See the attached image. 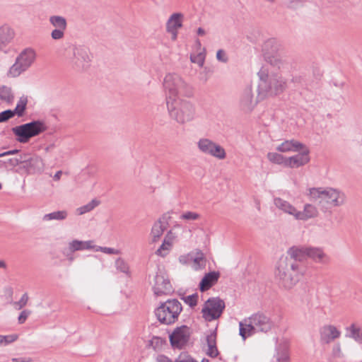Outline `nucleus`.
I'll return each mask as SVG.
<instances>
[{
	"label": "nucleus",
	"mask_w": 362,
	"mask_h": 362,
	"mask_svg": "<svg viewBox=\"0 0 362 362\" xmlns=\"http://www.w3.org/2000/svg\"><path fill=\"white\" fill-rule=\"evenodd\" d=\"M166 104L170 117L180 124L192 120L195 109L192 103L183 98L180 92H168Z\"/></svg>",
	"instance_id": "1"
},
{
	"label": "nucleus",
	"mask_w": 362,
	"mask_h": 362,
	"mask_svg": "<svg viewBox=\"0 0 362 362\" xmlns=\"http://www.w3.org/2000/svg\"><path fill=\"white\" fill-rule=\"evenodd\" d=\"M303 272L304 267L301 264L288 261L286 257L279 261L275 279L280 286L290 289L299 281V274H303Z\"/></svg>",
	"instance_id": "2"
},
{
	"label": "nucleus",
	"mask_w": 362,
	"mask_h": 362,
	"mask_svg": "<svg viewBox=\"0 0 362 362\" xmlns=\"http://www.w3.org/2000/svg\"><path fill=\"white\" fill-rule=\"evenodd\" d=\"M67 65L76 72H85L91 65L92 57L89 49L81 45H73L69 48L66 54Z\"/></svg>",
	"instance_id": "3"
},
{
	"label": "nucleus",
	"mask_w": 362,
	"mask_h": 362,
	"mask_svg": "<svg viewBox=\"0 0 362 362\" xmlns=\"http://www.w3.org/2000/svg\"><path fill=\"white\" fill-rule=\"evenodd\" d=\"M182 310V306L178 300L169 299L156 308L154 313L160 323L172 325L178 320Z\"/></svg>",
	"instance_id": "4"
},
{
	"label": "nucleus",
	"mask_w": 362,
	"mask_h": 362,
	"mask_svg": "<svg viewBox=\"0 0 362 362\" xmlns=\"http://www.w3.org/2000/svg\"><path fill=\"white\" fill-rule=\"evenodd\" d=\"M257 90H283L291 88L287 81L278 74L269 75V70L262 66L257 72Z\"/></svg>",
	"instance_id": "5"
},
{
	"label": "nucleus",
	"mask_w": 362,
	"mask_h": 362,
	"mask_svg": "<svg viewBox=\"0 0 362 362\" xmlns=\"http://www.w3.org/2000/svg\"><path fill=\"white\" fill-rule=\"evenodd\" d=\"M47 129L42 120H33L12 128V132L16 136V140L22 144L28 143L34 136H38Z\"/></svg>",
	"instance_id": "6"
},
{
	"label": "nucleus",
	"mask_w": 362,
	"mask_h": 362,
	"mask_svg": "<svg viewBox=\"0 0 362 362\" xmlns=\"http://www.w3.org/2000/svg\"><path fill=\"white\" fill-rule=\"evenodd\" d=\"M35 52L32 49H25L16 58L15 63L11 66L8 75L17 77L25 71L34 62Z\"/></svg>",
	"instance_id": "7"
},
{
	"label": "nucleus",
	"mask_w": 362,
	"mask_h": 362,
	"mask_svg": "<svg viewBox=\"0 0 362 362\" xmlns=\"http://www.w3.org/2000/svg\"><path fill=\"white\" fill-rule=\"evenodd\" d=\"M226 304L219 297L209 298L202 310V317L207 322L218 319L223 313Z\"/></svg>",
	"instance_id": "8"
},
{
	"label": "nucleus",
	"mask_w": 362,
	"mask_h": 362,
	"mask_svg": "<svg viewBox=\"0 0 362 362\" xmlns=\"http://www.w3.org/2000/svg\"><path fill=\"white\" fill-rule=\"evenodd\" d=\"M246 326L248 327L249 334H254L257 332H269L273 327V322L265 314L258 312L248 318Z\"/></svg>",
	"instance_id": "9"
},
{
	"label": "nucleus",
	"mask_w": 362,
	"mask_h": 362,
	"mask_svg": "<svg viewBox=\"0 0 362 362\" xmlns=\"http://www.w3.org/2000/svg\"><path fill=\"white\" fill-rule=\"evenodd\" d=\"M346 196L342 192L334 189H325L322 201H320V206L322 210L325 211L332 206H339L344 204Z\"/></svg>",
	"instance_id": "10"
},
{
	"label": "nucleus",
	"mask_w": 362,
	"mask_h": 362,
	"mask_svg": "<svg viewBox=\"0 0 362 362\" xmlns=\"http://www.w3.org/2000/svg\"><path fill=\"white\" fill-rule=\"evenodd\" d=\"M190 338L189 328L187 325L176 327L169 335L170 345L173 349H182Z\"/></svg>",
	"instance_id": "11"
},
{
	"label": "nucleus",
	"mask_w": 362,
	"mask_h": 362,
	"mask_svg": "<svg viewBox=\"0 0 362 362\" xmlns=\"http://www.w3.org/2000/svg\"><path fill=\"white\" fill-rule=\"evenodd\" d=\"M199 150L203 153L210 155L218 159H224L226 156L225 149L213 141L202 138L197 142Z\"/></svg>",
	"instance_id": "12"
},
{
	"label": "nucleus",
	"mask_w": 362,
	"mask_h": 362,
	"mask_svg": "<svg viewBox=\"0 0 362 362\" xmlns=\"http://www.w3.org/2000/svg\"><path fill=\"white\" fill-rule=\"evenodd\" d=\"M153 291L156 296L168 295L173 291L170 280L160 271L154 276Z\"/></svg>",
	"instance_id": "13"
},
{
	"label": "nucleus",
	"mask_w": 362,
	"mask_h": 362,
	"mask_svg": "<svg viewBox=\"0 0 362 362\" xmlns=\"http://www.w3.org/2000/svg\"><path fill=\"white\" fill-rule=\"evenodd\" d=\"M44 168V163L41 158L37 156H30L28 160L22 165L18 167L19 173L35 174L40 173Z\"/></svg>",
	"instance_id": "14"
},
{
	"label": "nucleus",
	"mask_w": 362,
	"mask_h": 362,
	"mask_svg": "<svg viewBox=\"0 0 362 362\" xmlns=\"http://www.w3.org/2000/svg\"><path fill=\"white\" fill-rule=\"evenodd\" d=\"M301 150L302 152L287 158L285 163V167L296 168L305 165L310 161L309 148L304 145V148H302Z\"/></svg>",
	"instance_id": "15"
},
{
	"label": "nucleus",
	"mask_w": 362,
	"mask_h": 362,
	"mask_svg": "<svg viewBox=\"0 0 362 362\" xmlns=\"http://www.w3.org/2000/svg\"><path fill=\"white\" fill-rule=\"evenodd\" d=\"M165 90H180L186 88V84L182 78L176 74H168L163 81Z\"/></svg>",
	"instance_id": "16"
},
{
	"label": "nucleus",
	"mask_w": 362,
	"mask_h": 362,
	"mask_svg": "<svg viewBox=\"0 0 362 362\" xmlns=\"http://www.w3.org/2000/svg\"><path fill=\"white\" fill-rule=\"evenodd\" d=\"M170 218V217L169 215L163 214L157 221L154 223L151 232L152 241L153 243L157 242L162 236L164 231L167 229Z\"/></svg>",
	"instance_id": "17"
},
{
	"label": "nucleus",
	"mask_w": 362,
	"mask_h": 362,
	"mask_svg": "<svg viewBox=\"0 0 362 362\" xmlns=\"http://www.w3.org/2000/svg\"><path fill=\"white\" fill-rule=\"evenodd\" d=\"M341 332L334 325H325L320 329V341L323 344H329L339 338Z\"/></svg>",
	"instance_id": "18"
},
{
	"label": "nucleus",
	"mask_w": 362,
	"mask_h": 362,
	"mask_svg": "<svg viewBox=\"0 0 362 362\" xmlns=\"http://www.w3.org/2000/svg\"><path fill=\"white\" fill-rule=\"evenodd\" d=\"M307 251V246H293L287 251L288 259L295 263L302 262L308 259Z\"/></svg>",
	"instance_id": "19"
},
{
	"label": "nucleus",
	"mask_w": 362,
	"mask_h": 362,
	"mask_svg": "<svg viewBox=\"0 0 362 362\" xmlns=\"http://www.w3.org/2000/svg\"><path fill=\"white\" fill-rule=\"evenodd\" d=\"M219 277V272L213 271L206 273L199 282V288L200 291L205 292L210 289L218 282Z\"/></svg>",
	"instance_id": "20"
},
{
	"label": "nucleus",
	"mask_w": 362,
	"mask_h": 362,
	"mask_svg": "<svg viewBox=\"0 0 362 362\" xmlns=\"http://www.w3.org/2000/svg\"><path fill=\"white\" fill-rule=\"evenodd\" d=\"M258 103L257 98H255L252 92H244L240 98V107L245 112H251Z\"/></svg>",
	"instance_id": "21"
},
{
	"label": "nucleus",
	"mask_w": 362,
	"mask_h": 362,
	"mask_svg": "<svg viewBox=\"0 0 362 362\" xmlns=\"http://www.w3.org/2000/svg\"><path fill=\"white\" fill-rule=\"evenodd\" d=\"M307 257L316 263L325 264L329 261L327 255L320 247H308Z\"/></svg>",
	"instance_id": "22"
},
{
	"label": "nucleus",
	"mask_w": 362,
	"mask_h": 362,
	"mask_svg": "<svg viewBox=\"0 0 362 362\" xmlns=\"http://www.w3.org/2000/svg\"><path fill=\"white\" fill-rule=\"evenodd\" d=\"M14 36L15 31L8 24L0 25V44L1 46L4 47L11 42Z\"/></svg>",
	"instance_id": "23"
},
{
	"label": "nucleus",
	"mask_w": 362,
	"mask_h": 362,
	"mask_svg": "<svg viewBox=\"0 0 362 362\" xmlns=\"http://www.w3.org/2000/svg\"><path fill=\"white\" fill-rule=\"evenodd\" d=\"M304 148V144L294 139L286 140L276 147V150L280 152H298Z\"/></svg>",
	"instance_id": "24"
},
{
	"label": "nucleus",
	"mask_w": 362,
	"mask_h": 362,
	"mask_svg": "<svg viewBox=\"0 0 362 362\" xmlns=\"http://www.w3.org/2000/svg\"><path fill=\"white\" fill-rule=\"evenodd\" d=\"M216 329L211 332V333L206 336V343L208 349L206 354L211 358H216L219 354V351L216 346Z\"/></svg>",
	"instance_id": "25"
},
{
	"label": "nucleus",
	"mask_w": 362,
	"mask_h": 362,
	"mask_svg": "<svg viewBox=\"0 0 362 362\" xmlns=\"http://www.w3.org/2000/svg\"><path fill=\"white\" fill-rule=\"evenodd\" d=\"M183 15L181 13H174L166 23V31H175L182 26Z\"/></svg>",
	"instance_id": "26"
},
{
	"label": "nucleus",
	"mask_w": 362,
	"mask_h": 362,
	"mask_svg": "<svg viewBox=\"0 0 362 362\" xmlns=\"http://www.w3.org/2000/svg\"><path fill=\"white\" fill-rule=\"evenodd\" d=\"M93 240L82 241L74 240L69 243V250L71 252L84 250H95V245H93Z\"/></svg>",
	"instance_id": "27"
},
{
	"label": "nucleus",
	"mask_w": 362,
	"mask_h": 362,
	"mask_svg": "<svg viewBox=\"0 0 362 362\" xmlns=\"http://www.w3.org/2000/svg\"><path fill=\"white\" fill-rule=\"evenodd\" d=\"M318 214L317 208L310 204H306L304 206L303 211H298L296 214L297 220L306 221L309 218L316 217Z\"/></svg>",
	"instance_id": "28"
},
{
	"label": "nucleus",
	"mask_w": 362,
	"mask_h": 362,
	"mask_svg": "<svg viewBox=\"0 0 362 362\" xmlns=\"http://www.w3.org/2000/svg\"><path fill=\"white\" fill-rule=\"evenodd\" d=\"M274 204L279 209L282 210L285 213L293 215L296 218V214L298 213V210L287 201H285L281 198H275Z\"/></svg>",
	"instance_id": "29"
},
{
	"label": "nucleus",
	"mask_w": 362,
	"mask_h": 362,
	"mask_svg": "<svg viewBox=\"0 0 362 362\" xmlns=\"http://www.w3.org/2000/svg\"><path fill=\"white\" fill-rule=\"evenodd\" d=\"M346 329L349 332V334H346V337L354 339L358 344H362V329L353 323Z\"/></svg>",
	"instance_id": "30"
},
{
	"label": "nucleus",
	"mask_w": 362,
	"mask_h": 362,
	"mask_svg": "<svg viewBox=\"0 0 362 362\" xmlns=\"http://www.w3.org/2000/svg\"><path fill=\"white\" fill-rule=\"evenodd\" d=\"M49 22L54 29L66 30L67 28L66 19L62 16H51L49 18Z\"/></svg>",
	"instance_id": "31"
},
{
	"label": "nucleus",
	"mask_w": 362,
	"mask_h": 362,
	"mask_svg": "<svg viewBox=\"0 0 362 362\" xmlns=\"http://www.w3.org/2000/svg\"><path fill=\"white\" fill-rule=\"evenodd\" d=\"M166 344V339L160 337L153 336L151 339L148 341L146 345L148 348H152L154 351H160L163 345Z\"/></svg>",
	"instance_id": "32"
},
{
	"label": "nucleus",
	"mask_w": 362,
	"mask_h": 362,
	"mask_svg": "<svg viewBox=\"0 0 362 362\" xmlns=\"http://www.w3.org/2000/svg\"><path fill=\"white\" fill-rule=\"evenodd\" d=\"M68 216V212L66 210L56 211L44 215L43 221H63Z\"/></svg>",
	"instance_id": "33"
},
{
	"label": "nucleus",
	"mask_w": 362,
	"mask_h": 362,
	"mask_svg": "<svg viewBox=\"0 0 362 362\" xmlns=\"http://www.w3.org/2000/svg\"><path fill=\"white\" fill-rule=\"evenodd\" d=\"M28 103V98L27 96H22L20 98V100H18L16 108L13 110H11L13 113V116L15 115H18V117H22L25 112V110L26 109V105Z\"/></svg>",
	"instance_id": "34"
},
{
	"label": "nucleus",
	"mask_w": 362,
	"mask_h": 362,
	"mask_svg": "<svg viewBox=\"0 0 362 362\" xmlns=\"http://www.w3.org/2000/svg\"><path fill=\"white\" fill-rule=\"evenodd\" d=\"M100 202L97 199H93L87 204H85L76 209V212L78 215H83L88 212H90L93 209H94L97 206H98Z\"/></svg>",
	"instance_id": "35"
},
{
	"label": "nucleus",
	"mask_w": 362,
	"mask_h": 362,
	"mask_svg": "<svg viewBox=\"0 0 362 362\" xmlns=\"http://www.w3.org/2000/svg\"><path fill=\"white\" fill-rule=\"evenodd\" d=\"M267 158L269 159V161H271L273 163L284 165V166L287 159V158H285L281 154L275 152L268 153Z\"/></svg>",
	"instance_id": "36"
},
{
	"label": "nucleus",
	"mask_w": 362,
	"mask_h": 362,
	"mask_svg": "<svg viewBox=\"0 0 362 362\" xmlns=\"http://www.w3.org/2000/svg\"><path fill=\"white\" fill-rule=\"evenodd\" d=\"M325 189L322 188L313 187L309 189L308 195L311 201H322Z\"/></svg>",
	"instance_id": "37"
},
{
	"label": "nucleus",
	"mask_w": 362,
	"mask_h": 362,
	"mask_svg": "<svg viewBox=\"0 0 362 362\" xmlns=\"http://www.w3.org/2000/svg\"><path fill=\"white\" fill-rule=\"evenodd\" d=\"M198 298L197 293H195L187 296H182L181 299L190 308H193L197 305Z\"/></svg>",
	"instance_id": "38"
},
{
	"label": "nucleus",
	"mask_w": 362,
	"mask_h": 362,
	"mask_svg": "<svg viewBox=\"0 0 362 362\" xmlns=\"http://www.w3.org/2000/svg\"><path fill=\"white\" fill-rule=\"evenodd\" d=\"M246 324H248V319H245L244 322H239V334L243 340H245L247 337L252 335L249 334V332L247 330L248 327L246 326Z\"/></svg>",
	"instance_id": "39"
},
{
	"label": "nucleus",
	"mask_w": 362,
	"mask_h": 362,
	"mask_svg": "<svg viewBox=\"0 0 362 362\" xmlns=\"http://www.w3.org/2000/svg\"><path fill=\"white\" fill-rule=\"evenodd\" d=\"M18 338V334H10V335H0V345H8L12 342L16 341Z\"/></svg>",
	"instance_id": "40"
},
{
	"label": "nucleus",
	"mask_w": 362,
	"mask_h": 362,
	"mask_svg": "<svg viewBox=\"0 0 362 362\" xmlns=\"http://www.w3.org/2000/svg\"><path fill=\"white\" fill-rule=\"evenodd\" d=\"M190 60L192 63L197 64L199 66L202 67L204 64L205 54L200 52L196 55H191Z\"/></svg>",
	"instance_id": "41"
},
{
	"label": "nucleus",
	"mask_w": 362,
	"mask_h": 362,
	"mask_svg": "<svg viewBox=\"0 0 362 362\" xmlns=\"http://www.w3.org/2000/svg\"><path fill=\"white\" fill-rule=\"evenodd\" d=\"M199 217L200 215L199 214L192 211H186L180 216L181 219L187 221H195L199 219Z\"/></svg>",
	"instance_id": "42"
},
{
	"label": "nucleus",
	"mask_w": 362,
	"mask_h": 362,
	"mask_svg": "<svg viewBox=\"0 0 362 362\" xmlns=\"http://www.w3.org/2000/svg\"><path fill=\"white\" fill-rule=\"evenodd\" d=\"M115 266L117 270L123 273H128L129 267L127 264L121 258H118L115 262Z\"/></svg>",
	"instance_id": "43"
},
{
	"label": "nucleus",
	"mask_w": 362,
	"mask_h": 362,
	"mask_svg": "<svg viewBox=\"0 0 362 362\" xmlns=\"http://www.w3.org/2000/svg\"><path fill=\"white\" fill-rule=\"evenodd\" d=\"M175 362H197L187 352H182Z\"/></svg>",
	"instance_id": "44"
},
{
	"label": "nucleus",
	"mask_w": 362,
	"mask_h": 362,
	"mask_svg": "<svg viewBox=\"0 0 362 362\" xmlns=\"http://www.w3.org/2000/svg\"><path fill=\"white\" fill-rule=\"evenodd\" d=\"M66 30L54 29L51 32V37L54 40H59L64 38Z\"/></svg>",
	"instance_id": "45"
},
{
	"label": "nucleus",
	"mask_w": 362,
	"mask_h": 362,
	"mask_svg": "<svg viewBox=\"0 0 362 362\" xmlns=\"http://www.w3.org/2000/svg\"><path fill=\"white\" fill-rule=\"evenodd\" d=\"M170 246H171L170 243L168 242V241H166V240L165 239L163 243V244L157 250L156 253L158 255H160V256H162V257H165L166 255V253H163L162 251L163 250H168Z\"/></svg>",
	"instance_id": "46"
},
{
	"label": "nucleus",
	"mask_w": 362,
	"mask_h": 362,
	"mask_svg": "<svg viewBox=\"0 0 362 362\" xmlns=\"http://www.w3.org/2000/svg\"><path fill=\"white\" fill-rule=\"evenodd\" d=\"M95 251H100L105 254H119V251L117 250H115L112 247H101V246H95Z\"/></svg>",
	"instance_id": "47"
},
{
	"label": "nucleus",
	"mask_w": 362,
	"mask_h": 362,
	"mask_svg": "<svg viewBox=\"0 0 362 362\" xmlns=\"http://www.w3.org/2000/svg\"><path fill=\"white\" fill-rule=\"evenodd\" d=\"M12 117H13V113L11 112V110H4L0 112V123L6 122Z\"/></svg>",
	"instance_id": "48"
},
{
	"label": "nucleus",
	"mask_w": 362,
	"mask_h": 362,
	"mask_svg": "<svg viewBox=\"0 0 362 362\" xmlns=\"http://www.w3.org/2000/svg\"><path fill=\"white\" fill-rule=\"evenodd\" d=\"M30 314H31V311L29 310H23L18 316V323L20 325L23 324Z\"/></svg>",
	"instance_id": "49"
},
{
	"label": "nucleus",
	"mask_w": 362,
	"mask_h": 362,
	"mask_svg": "<svg viewBox=\"0 0 362 362\" xmlns=\"http://www.w3.org/2000/svg\"><path fill=\"white\" fill-rule=\"evenodd\" d=\"M28 296L27 293H25L19 300V301L16 302L15 304L18 305V309H21L25 307L28 301Z\"/></svg>",
	"instance_id": "50"
},
{
	"label": "nucleus",
	"mask_w": 362,
	"mask_h": 362,
	"mask_svg": "<svg viewBox=\"0 0 362 362\" xmlns=\"http://www.w3.org/2000/svg\"><path fill=\"white\" fill-rule=\"evenodd\" d=\"M30 154L28 153H22L20 154L16 159L18 160V165L19 167H22L23 164L28 160V158H30Z\"/></svg>",
	"instance_id": "51"
},
{
	"label": "nucleus",
	"mask_w": 362,
	"mask_h": 362,
	"mask_svg": "<svg viewBox=\"0 0 362 362\" xmlns=\"http://www.w3.org/2000/svg\"><path fill=\"white\" fill-rule=\"evenodd\" d=\"M0 98L9 103L13 100V95L11 92H0Z\"/></svg>",
	"instance_id": "52"
},
{
	"label": "nucleus",
	"mask_w": 362,
	"mask_h": 362,
	"mask_svg": "<svg viewBox=\"0 0 362 362\" xmlns=\"http://www.w3.org/2000/svg\"><path fill=\"white\" fill-rule=\"evenodd\" d=\"M18 166V160L16 158L7 159L4 161V167L8 168V167L14 168Z\"/></svg>",
	"instance_id": "53"
},
{
	"label": "nucleus",
	"mask_w": 362,
	"mask_h": 362,
	"mask_svg": "<svg viewBox=\"0 0 362 362\" xmlns=\"http://www.w3.org/2000/svg\"><path fill=\"white\" fill-rule=\"evenodd\" d=\"M216 59L221 62H227L228 57L223 49H218L216 52Z\"/></svg>",
	"instance_id": "54"
},
{
	"label": "nucleus",
	"mask_w": 362,
	"mask_h": 362,
	"mask_svg": "<svg viewBox=\"0 0 362 362\" xmlns=\"http://www.w3.org/2000/svg\"><path fill=\"white\" fill-rule=\"evenodd\" d=\"M277 362H289V356L287 353L282 352L278 355Z\"/></svg>",
	"instance_id": "55"
},
{
	"label": "nucleus",
	"mask_w": 362,
	"mask_h": 362,
	"mask_svg": "<svg viewBox=\"0 0 362 362\" xmlns=\"http://www.w3.org/2000/svg\"><path fill=\"white\" fill-rule=\"evenodd\" d=\"M194 263L200 265H204V259L203 257V253H198L197 257H196L194 259Z\"/></svg>",
	"instance_id": "56"
},
{
	"label": "nucleus",
	"mask_w": 362,
	"mask_h": 362,
	"mask_svg": "<svg viewBox=\"0 0 362 362\" xmlns=\"http://www.w3.org/2000/svg\"><path fill=\"white\" fill-rule=\"evenodd\" d=\"M156 362H173V361L168 356L160 354L157 356Z\"/></svg>",
	"instance_id": "57"
},
{
	"label": "nucleus",
	"mask_w": 362,
	"mask_h": 362,
	"mask_svg": "<svg viewBox=\"0 0 362 362\" xmlns=\"http://www.w3.org/2000/svg\"><path fill=\"white\" fill-rule=\"evenodd\" d=\"M313 76H314L317 79H320V78L322 76V74H323V72H322V71L321 70V69H320V68H318V67H315V68L313 69Z\"/></svg>",
	"instance_id": "58"
},
{
	"label": "nucleus",
	"mask_w": 362,
	"mask_h": 362,
	"mask_svg": "<svg viewBox=\"0 0 362 362\" xmlns=\"http://www.w3.org/2000/svg\"><path fill=\"white\" fill-rule=\"evenodd\" d=\"M18 152H19V150H18V149H13V150L5 151V152L0 153V158L4 157L6 156L17 154Z\"/></svg>",
	"instance_id": "59"
},
{
	"label": "nucleus",
	"mask_w": 362,
	"mask_h": 362,
	"mask_svg": "<svg viewBox=\"0 0 362 362\" xmlns=\"http://www.w3.org/2000/svg\"><path fill=\"white\" fill-rule=\"evenodd\" d=\"M31 358H13L11 362H31Z\"/></svg>",
	"instance_id": "60"
},
{
	"label": "nucleus",
	"mask_w": 362,
	"mask_h": 362,
	"mask_svg": "<svg viewBox=\"0 0 362 362\" xmlns=\"http://www.w3.org/2000/svg\"><path fill=\"white\" fill-rule=\"evenodd\" d=\"M334 86L337 88H341V89L348 88V86L344 82H339V83L335 82Z\"/></svg>",
	"instance_id": "61"
},
{
	"label": "nucleus",
	"mask_w": 362,
	"mask_h": 362,
	"mask_svg": "<svg viewBox=\"0 0 362 362\" xmlns=\"http://www.w3.org/2000/svg\"><path fill=\"white\" fill-rule=\"evenodd\" d=\"M62 175V170H59V171H57V172L54 174V177H53L54 180H55V181H58V180H60V178H61V175Z\"/></svg>",
	"instance_id": "62"
},
{
	"label": "nucleus",
	"mask_w": 362,
	"mask_h": 362,
	"mask_svg": "<svg viewBox=\"0 0 362 362\" xmlns=\"http://www.w3.org/2000/svg\"><path fill=\"white\" fill-rule=\"evenodd\" d=\"M269 60L268 62H269L272 65L277 66L279 64V60L274 58L271 59L270 57H268Z\"/></svg>",
	"instance_id": "63"
},
{
	"label": "nucleus",
	"mask_w": 362,
	"mask_h": 362,
	"mask_svg": "<svg viewBox=\"0 0 362 362\" xmlns=\"http://www.w3.org/2000/svg\"><path fill=\"white\" fill-rule=\"evenodd\" d=\"M274 42V40H267L265 44H264V49H265L267 47H268L269 46H272Z\"/></svg>",
	"instance_id": "64"
}]
</instances>
